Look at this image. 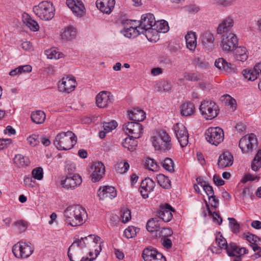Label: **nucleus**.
I'll return each mask as SVG.
<instances>
[{
    "instance_id": "5",
    "label": "nucleus",
    "mask_w": 261,
    "mask_h": 261,
    "mask_svg": "<svg viewBox=\"0 0 261 261\" xmlns=\"http://www.w3.org/2000/svg\"><path fill=\"white\" fill-rule=\"evenodd\" d=\"M55 9L52 3L47 1L41 2L33 8L34 13L42 20H49L55 16Z\"/></svg>"
},
{
    "instance_id": "39",
    "label": "nucleus",
    "mask_w": 261,
    "mask_h": 261,
    "mask_svg": "<svg viewBox=\"0 0 261 261\" xmlns=\"http://www.w3.org/2000/svg\"><path fill=\"white\" fill-rule=\"evenodd\" d=\"M156 178L158 184L163 188L169 189L171 187V181L168 177L163 174H159Z\"/></svg>"
},
{
    "instance_id": "63",
    "label": "nucleus",
    "mask_w": 261,
    "mask_h": 261,
    "mask_svg": "<svg viewBox=\"0 0 261 261\" xmlns=\"http://www.w3.org/2000/svg\"><path fill=\"white\" fill-rule=\"evenodd\" d=\"M161 233L163 238H167L172 235L173 231L172 229L169 228H162Z\"/></svg>"
},
{
    "instance_id": "26",
    "label": "nucleus",
    "mask_w": 261,
    "mask_h": 261,
    "mask_svg": "<svg viewBox=\"0 0 261 261\" xmlns=\"http://www.w3.org/2000/svg\"><path fill=\"white\" fill-rule=\"evenodd\" d=\"M201 187L203 188V190L207 195L208 199L210 200L211 198L212 199L211 206L216 208L217 207V204H218L219 201L216 198L213 187L206 184L201 185Z\"/></svg>"
},
{
    "instance_id": "3",
    "label": "nucleus",
    "mask_w": 261,
    "mask_h": 261,
    "mask_svg": "<svg viewBox=\"0 0 261 261\" xmlns=\"http://www.w3.org/2000/svg\"><path fill=\"white\" fill-rule=\"evenodd\" d=\"M155 24L156 23L154 16L150 13L143 15L140 20L138 28L141 30L140 32L144 34L150 41L153 40L152 37H153L154 34H156V30L154 31Z\"/></svg>"
},
{
    "instance_id": "9",
    "label": "nucleus",
    "mask_w": 261,
    "mask_h": 261,
    "mask_svg": "<svg viewBox=\"0 0 261 261\" xmlns=\"http://www.w3.org/2000/svg\"><path fill=\"white\" fill-rule=\"evenodd\" d=\"M238 44V40L235 34L229 33L222 35L221 48L223 51L228 53L233 51Z\"/></svg>"
},
{
    "instance_id": "64",
    "label": "nucleus",
    "mask_w": 261,
    "mask_h": 261,
    "mask_svg": "<svg viewBox=\"0 0 261 261\" xmlns=\"http://www.w3.org/2000/svg\"><path fill=\"white\" fill-rule=\"evenodd\" d=\"M261 167V163L254 158L251 163V169L257 171Z\"/></svg>"
},
{
    "instance_id": "57",
    "label": "nucleus",
    "mask_w": 261,
    "mask_h": 261,
    "mask_svg": "<svg viewBox=\"0 0 261 261\" xmlns=\"http://www.w3.org/2000/svg\"><path fill=\"white\" fill-rule=\"evenodd\" d=\"M117 126L116 121L113 120L109 122H104L103 123V129L108 133L112 131Z\"/></svg>"
},
{
    "instance_id": "29",
    "label": "nucleus",
    "mask_w": 261,
    "mask_h": 261,
    "mask_svg": "<svg viewBox=\"0 0 261 261\" xmlns=\"http://www.w3.org/2000/svg\"><path fill=\"white\" fill-rule=\"evenodd\" d=\"M243 237L252 244L251 246L252 247L253 251H255L258 248V245H260L261 241L257 236L250 232H247L243 234Z\"/></svg>"
},
{
    "instance_id": "50",
    "label": "nucleus",
    "mask_w": 261,
    "mask_h": 261,
    "mask_svg": "<svg viewBox=\"0 0 261 261\" xmlns=\"http://www.w3.org/2000/svg\"><path fill=\"white\" fill-rule=\"evenodd\" d=\"M27 143L32 147H35L38 145L40 142L39 135L33 134L27 139Z\"/></svg>"
},
{
    "instance_id": "27",
    "label": "nucleus",
    "mask_w": 261,
    "mask_h": 261,
    "mask_svg": "<svg viewBox=\"0 0 261 261\" xmlns=\"http://www.w3.org/2000/svg\"><path fill=\"white\" fill-rule=\"evenodd\" d=\"M215 241L219 247L226 250L228 255H232V252L230 250V243L227 244L226 239L222 236L220 232H218Z\"/></svg>"
},
{
    "instance_id": "13",
    "label": "nucleus",
    "mask_w": 261,
    "mask_h": 261,
    "mask_svg": "<svg viewBox=\"0 0 261 261\" xmlns=\"http://www.w3.org/2000/svg\"><path fill=\"white\" fill-rule=\"evenodd\" d=\"M113 95L106 91L100 92L96 96V103L98 107L104 108L109 106L113 101Z\"/></svg>"
},
{
    "instance_id": "30",
    "label": "nucleus",
    "mask_w": 261,
    "mask_h": 261,
    "mask_svg": "<svg viewBox=\"0 0 261 261\" xmlns=\"http://www.w3.org/2000/svg\"><path fill=\"white\" fill-rule=\"evenodd\" d=\"M186 45L188 48L191 50H193L196 47L197 39L196 34L194 32H189L185 36Z\"/></svg>"
},
{
    "instance_id": "12",
    "label": "nucleus",
    "mask_w": 261,
    "mask_h": 261,
    "mask_svg": "<svg viewBox=\"0 0 261 261\" xmlns=\"http://www.w3.org/2000/svg\"><path fill=\"white\" fill-rule=\"evenodd\" d=\"M142 257L144 261H166L163 254L152 247L145 248L142 253Z\"/></svg>"
},
{
    "instance_id": "17",
    "label": "nucleus",
    "mask_w": 261,
    "mask_h": 261,
    "mask_svg": "<svg viewBox=\"0 0 261 261\" xmlns=\"http://www.w3.org/2000/svg\"><path fill=\"white\" fill-rule=\"evenodd\" d=\"M92 172L90 175L91 180L96 182L100 180L105 173V167L101 162H96L91 166Z\"/></svg>"
},
{
    "instance_id": "45",
    "label": "nucleus",
    "mask_w": 261,
    "mask_h": 261,
    "mask_svg": "<svg viewBox=\"0 0 261 261\" xmlns=\"http://www.w3.org/2000/svg\"><path fill=\"white\" fill-rule=\"evenodd\" d=\"M24 22L31 31L36 32L39 30V27L38 23L35 20L32 19L30 17L25 18Z\"/></svg>"
},
{
    "instance_id": "38",
    "label": "nucleus",
    "mask_w": 261,
    "mask_h": 261,
    "mask_svg": "<svg viewBox=\"0 0 261 261\" xmlns=\"http://www.w3.org/2000/svg\"><path fill=\"white\" fill-rule=\"evenodd\" d=\"M46 116L44 112L38 110L32 112L31 114V119L33 122L37 124H41L45 120Z\"/></svg>"
},
{
    "instance_id": "10",
    "label": "nucleus",
    "mask_w": 261,
    "mask_h": 261,
    "mask_svg": "<svg viewBox=\"0 0 261 261\" xmlns=\"http://www.w3.org/2000/svg\"><path fill=\"white\" fill-rule=\"evenodd\" d=\"M257 145V139L253 134H251L249 136H245L242 137L239 144V146L244 153L251 152L254 147H256Z\"/></svg>"
},
{
    "instance_id": "14",
    "label": "nucleus",
    "mask_w": 261,
    "mask_h": 261,
    "mask_svg": "<svg viewBox=\"0 0 261 261\" xmlns=\"http://www.w3.org/2000/svg\"><path fill=\"white\" fill-rule=\"evenodd\" d=\"M77 85L76 80L73 77L67 76L62 79V82L58 85L60 91L69 93L73 91Z\"/></svg>"
},
{
    "instance_id": "51",
    "label": "nucleus",
    "mask_w": 261,
    "mask_h": 261,
    "mask_svg": "<svg viewBox=\"0 0 261 261\" xmlns=\"http://www.w3.org/2000/svg\"><path fill=\"white\" fill-rule=\"evenodd\" d=\"M13 225L16 227L19 232H21L24 231L27 229L28 226V224L27 222L20 220L15 221L13 223Z\"/></svg>"
},
{
    "instance_id": "59",
    "label": "nucleus",
    "mask_w": 261,
    "mask_h": 261,
    "mask_svg": "<svg viewBox=\"0 0 261 261\" xmlns=\"http://www.w3.org/2000/svg\"><path fill=\"white\" fill-rule=\"evenodd\" d=\"M193 63L195 66L201 68H206L208 66L207 62L204 61L202 59L199 57L194 58Z\"/></svg>"
},
{
    "instance_id": "35",
    "label": "nucleus",
    "mask_w": 261,
    "mask_h": 261,
    "mask_svg": "<svg viewBox=\"0 0 261 261\" xmlns=\"http://www.w3.org/2000/svg\"><path fill=\"white\" fill-rule=\"evenodd\" d=\"M14 162L19 167L28 166L30 163L29 158L21 154L15 155L14 158Z\"/></svg>"
},
{
    "instance_id": "22",
    "label": "nucleus",
    "mask_w": 261,
    "mask_h": 261,
    "mask_svg": "<svg viewBox=\"0 0 261 261\" xmlns=\"http://www.w3.org/2000/svg\"><path fill=\"white\" fill-rule=\"evenodd\" d=\"M233 162L232 155L228 151H224L219 156L217 164L220 168L223 169L231 166Z\"/></svg>"
},
{
    "instance_id": "41",
    "label": "nucleus",
    "mask_w": 261,
    "mask_h": 261,
    "mask_svg": "<svg viewBox=\"0 0 261 261\" xmlns=\"http://www.w3.org/2000/svg\"><path fill=\"white\" fill-rule=\"evenodd\" d=\"M146 229L149 232L158 231L159 229V224L156 218L149 220L146 224Z\"/></svg>"
},
{
    "instance_id": "47",
    "label": "nucleus",
    "mask_w": 261,
    "mask_h": 261,
    "mask_svg": "<svg viewBox=\"0 0 261 261\" xmlns=\"http://www.w3.org/2000/svg\"><path fill=\"white\" fill-rule=\"evenodd\" d=\"M46 55L48 59H58L63 57L62 53L57 51L55 48H51L46 51Z\"/></svg>"
},
{
    "instance_id": "58",
    "label": "nucleus",
    "mask_w": 261,
    "mask_h": 261,
    "mask_svg": "<svg viewBox=\"0 0 261 261\" xmlns=\"http://www.w3.org/2000/svg\"><path fill=\"white\" fill-rule=\"evenodd\" d=\"M121 216L122 217V222L126 223L129 221L131 219L130 211L127 208H124L121 211Z\"/></svg>"
},
{
    "instance_id": "15",
    "label": "nucleus",
    "mask_w": 261,
    "mask_h": 261,
    "mask_svg": "<svg viewBox=\"0 0 261 261\" xmlns=\"http://www.w3.org/2000/svg\"><path fill=\"white\" fill-rule=\"evenodd\" d=\"M82 182V177L79 174L72 176L67 177L61 181V185L63 188L67 190H73L79 186Z\"/></svg>"
},
{
    "instance_id": "19",
    "label": "nucleus",
    "mask_w": 261,
    "mask_h": 261,
    "mask_svg": "<svg viewBox=\"0 0 261 261\" xmlns=\"http://www.w3.org/2000/svg\"><path fill=\"white\" fill-rule=\"evenodd\" d=\"M172 212H174L172 207L168 204H166L160 206V210L156 212V216L164 222H168L173 218Z\"/></svg>"
},
{
    "instance_id": "61",
    "label": "nucleus",
    "mask_w": 261,
    "mask_h": 261,
    "mask_svg": "<svg viewBox=\"0 0 261 261\" xmlns=\"http://www.w3.org/2000/svg\"><path fill=\"white\" fill-rule=\"evenodd\" d=\"M188 138V133H187V134H185V135L184 136L177 137V139H178V141L180 143V145L181 147H184L187 145L189 142Z\"/></svg>"
},
{
    "instance_id": "36",
    "label": "nucleus",
    "mask_w": 261,
    "mask_h": 261,
    "mask_svg": "<svg viewBox=\"0 0 261 261\" xmlns=\"http://www.w3.org/2000/svg\"><path fill=\"white\" fill-rule=\"evenodd\" d=\"M135 139L131 137V136L125 138L122 142V146L124 148H127L129 151H133L136 149V147L137 146V142Z\"/></svg>"
},
{
    "instance_id": "46",
    "label": "nucleus",
    "mask_w": 261,
    "mask_h": 261,
    "mask_svg": "<svg viewBox=\"0 0 261 261\" xmlns=\"http://www.w3.org/2000/svg\"><path fill=\"white\" fill-rule=\"evenodd\" d=\"M139 230V229L138 228L134 226H129L127 228L124 230V236L127 239L132 238L136 236L137 233Z\"/></svg>"
},
{
    "instance_id": "56",
    "label": "nucleus",
    "mask_w": 261,
    "mask_h": 261,
    "mask_svg": "<svg viewBox=\"0 0 261 261\" xmlns=\"http://www.w3.org/2000/svg\"><path fill=\"white\" fill-rule=\"evenodd\" d=\"M33 177L37 180H41L43 177V169L41 167H37L32 170Z\"/></svg>"
},
{
    "instance_id": "2",
    "label": "nucleus",
    "mask_w": 261,
    "mask_h": 261,
    "mask_svg": "<svg viewBox=\"0 0 261 261\" xmlns=\"http://www.w3.org/2000/svg\"><path fill=\"white\" fill-rule=\"evenodd\" d=\"M76 141V136L72 132H63L56 136L54 144L59 150H67L71 149Z\"/></svg>"
},
{
    "instance_id": "62",
    "label": "nucleus",
    "mask_w": 261,
    "mask_h": 261,
    "mask_svg": "<svg viewBox=\"0 0 261 261\" xmlns=\"http://www.w3.org/2000/svg\"><path fill=\"white\" fill-rule=\"evenodd\" d=\"M208 213L209 214L212 215L213 218V221L214 222H217L219 225H220L222 222V219L221 216L216 212H214L213 213L209 210V207L208 208Z\"/></svg>"
},
{
    "instance_id": "7",
    "label": "nucleus",
    "mask_w": 261,
    "mask_h": 261,
    "mask_svg": "<svg viewBox=\"0 0 261 261\" xmlns=\"http://www.w3.org/2000/svg\"><path fill=\"white\" fill-rule=\"evenodd\" d=\"M34 247L30 242H21L15 244L12 252L18 258L29 257L34 252Z\"/></svg>"
},
{
    "instance_id": "18",
    "label": "nucleus",
    "mask_w": 261,
    "mask_h": 261,
    "mask_svg": "<svg viewBox=\"0 0 261 261\" xmlns=\"http://www.w3.org/2000/svg\"><path fill=\"white\" fill-rule=\"evenodd\" d=\"M98 195L101 200H111L116 196L117 192L113 187L103 186L99 188L98 191Z\"/></svg>"
},
{
    "instance_id": "44",
    "label": "nucleus",
    "mask_w": 261,
    "mask_h": 261,
    "mask_svg": "<svg viewBox=\"0 0 261 261\" xmlns=\"http://www.w3.org/2000/svg\"><path fill=\"white\" fill-rule=\"evenodd\" d=\"M174 130L176 134V138L179 136L187 134L188 130L186 127L181 123H176L174 126Z\"/></svg>"
},
{
    "instance_id": "24",
    "label": "nucleus",
    "mask_w": 261,
    "mask_h": 261,
    "mask_svg": "<svg viewBox=\"0 0 261 261\" xmlns=\"http://www.w3.org/2000/svg\"><path fill=\"white\" fill-rule=\"evenodd\" d=\"M129 118L134 122H139L143 121L146 116L145 113L142 110L134 109L128 111Z\"/></svg>"
},
{
    "instance_id": "1",
    "label": "nucleus",
    "mask_w": 261,
    "mask_h": 261,
    "mask_svg": "<svg viewBox=\"0 0 261 261\" xmlns=\"http://www.w3.org/2000/svg\"><path fill=\"white\" fill-rule=\"evenodd\" d=\"M64 216L66 223L73 227L82 225L87 218L86 211L79 205L67 207L64 211Z\"/></svg>"
},
{
    "instance_id": "52",
    "label": "nucleus",
    "mask_w": 261,
    "mask_h": 261,
    "mask_svg": "<svg viewBox=\"0 0 261 261\" xmlns=\"http://www.w3.org/2000/svg\"><path fill=\"white\" fill-rule=\"evenodd\" d=\"M129 168V165L126 161H122L118 163L116 171L122 174L125 173Z\"/></svg>"
},
{
    "instance_id": "31",
    "label": "nucleus",
    "mask_w": 261,
    "mask_h": 261,
    "mask_svg": "<svg viewBox=\"0 0 261 261\" xmlns=\"http://www.w3.org/2000/svg\"><path fill=\"white\" fill-rule=\"evenodd\" d=\"M229 248L230 251L232 252V255H228L229 256H237L239 257L243 254L248 253V250L244 247L239 248L235 243L230 242Z\"/></svg>"
},
{
    "instance_id": "34",
    "label": "nucleus",
    "mask_w": 261,
    "mask_h": 261,
    "mask_svg": "<svg viewBox=\"0 0 261 261\" xmlns=\"http://www.w3.org/2000/svg\"><path fill=\"white\" fill-rule=\"evenodd\" d=\"M195 107L193 103L188 102L183 103L180 106V113L183 116H189L194 114Z\"/></svg>"
},
{
    "instance_id": "20",
    "label": "nucleus",
    "mask_w": 261,
    "mask_h": 261,
    "mask_svg": "<svg viewBox=\"0 0 261 261\" xmlns=\"http://www.w3.org/2000/svg\"><path fill=\"white\" fill-rule=\"evenodd\" d=\"M115 4V0H97L96 5L102 13L110 14L113 10Z\"/></svg>"
},
{
    "instance_id": "32",
    "label": "nucleus",
    "mask_w": 261,
    "mask_h": 261,
    "mask_svg": "<svg viewBox=\"0 0 261 261\" xmlns=\"http://www.w3.org/2000/svg\"><path fill=\"white\" fill-rule=\"evenodd\" d=\"M214 37L211 33L206 32L201 36L202 43L208 50L211 49L214 46Z\"/></svg>"
},
{
    "instance_id": "55",
    "label": "nucleus",
    "mask_w": 261,
    "mask_h": 261,
    "mask_svg": "<svg viewBox=\"0 0 261 261\" xmlns=\"http://www.w3.org/2000/svg\"><path fill=\"white\" fill-rule=\"evenodd\" d=\"M145 165L148 169L153 171H156L159 168V166L157 163L154 160L151 159L146 160Z\"/></svg>"
},
{
    "instance_id": "4",
    "label": "nucleus",
    "mask_w": 261,
    "mask_h": 261,
    "mask_svg": "<svg viewBox=\"0 0 261 261\" xmlns=\"http://www.w3.org/2000/svg\"><path fill=\"white\" fill-rule=\"evenodd\" d=\"M152 145L156 150L165 151L172 148L171 139L169 134L164 130H160L156 135L151 138Z\"/></svg>"
},
{
    "instance_id": "21",
    "label": "nucleus",
    "mask_w": 261,
    "mask_h": 261,
    "mask_svg": "<svg viewBox=\"0 0 261 261\" xmlns=\"http://www.w3.org/2000/svg\"><path fill=\"white\" fill-rule=\"evenodd\" d=\"M66 4L75 15H82L84 13L85 7L81 0H67Z\"/></svg>"
},
{
    "instance_id": "25",
    "label": "nucleus",
    "mask_w": 261,
    "mask_h": 261,
    "mask_svg": "<svg viewBox=\"0 0 261 261\" xmlns=\"http://www.w3.org/2000/svg\"><path fill=\"white\" fill-rule=\"evenodd\" d=\"M233 25V19L229 17H227L219 25L217 29V32L218 34H221L223 33H229L228 31L232 27Z\"/></svg>"
},
{
    "instance_id": "54",
    "label": "nucleus",
    "mask_w": 261,
    "mask_h": 261,
    "mask_svg": "<svg viewBox=\"0 0 261 261\" xmlns=\"http://www.w3.org/2000/svg\"><path fill=\"white\" fill-rule=\"evenodd\" d=\"M83 239H84V241H86L87 245L91 243L95 244H97L98 242L101 243V238L98 236L93 234L89 235L87 237L83 238Z\"/></svg>"
},
{
    "instance_id": "43",
    "label": "nucleus",
    "mask_w": 261,
    "mask_h": 261,
    "mask_svg": "<svg viewBox=\"0 0 261 261\" xmlns=\"http://www.w3.org/2000/svg\"><path fill=\"white\" fill-rule=\"evenodd\" d=\"M156 23L155 27H154V31H156V34H155L156 35H158V32L165 33L168 31L169 26L166 21L163 20L160 22L156 21Z\"/></svg>"
},
{
    "instance_id": "42",
    "label": "nucleus",
    "mask_w": 261,
    "mask_h": 261,
    "mask_svg": "<svg viewBox=\"0 0 261 261\" xmlns=\"http://www.w3.org/2000/svg\"><path fill=\"white\" fill-rule=\"evenodd\" d=\"M68 256L70 261H80L82 256V251L81 250L74 248L73 250L69 251L68 249Z\"/></svg>"
},
{
    "instance_id": "60",
    "label": "nucleus",
    "mask_w": 261,
    "mask_h": 261,
    "mask_svg": "<svg viewBox=\"0 0 261 261\" xmlns=\"http://www.w3.org/2000/svg\"><path fill=\"white\" fill-rule=\"evenodd\" d=\"M184 79L187 81L192 82H196L200 80L199 76L195 73H186L184 74Z\"/></svg>"
},
{
    "instance_id": "11",
    "label": "nucleus",
    "mask_w": 261,
    "mask_h": 261,
    "mask_svg": "<svg viewBox=\"0 0 261 261\" xmlns=\"http://www.w3.org/2000/svg\"><path fill=\"white\" fill-rule=\"evenodd\" d=\"M123 130L129 136L135 139L139 138L143 134V127L139 122L132 121L125 124Z\"/></svg>"
},
{
    "instance_id": "6",
    "label": "nucleus",
    "mask_w": 261,
    "mask_h": 261,
    "mask_svg": "<svg viewBox=\"0 0 261 261\" xmlns=\"http://www.w3.org/2000/svg\"><path fill=\"white\" fill-rule=\"evenodd\" d=\"M199 111L202 116L206 120H212L218 114V107L212 101L202 102L199 107Z\"/></svg>"
},
{
    "instance_id": "37",
    "label": "nucleus",
    "mask_w": 261,
    "mask_h": 261,
    "mask_svg": "<svg viewBox=\"0 0 261 261\" xmlns=\"http://www.w3.org/2000/svg\"><path fill=\"white\" fill-rule=\"evenodd\" d=\"M141 30L138 28V27H130L128 28H124L123 30L124 35L127 38H135L137 37L139 34H142L140 32Z\"/></svg>"
},
{
    "instance_id": "33",
    "label": "nucleus",
    "mask_w": 261,
    "mask_h": 261,
    "mask_svg": "<svg viewBox=\"0 0 261 261\" xmlns=\"http://www.w3.org/2000/svg\"><path fill=\"white\" fill-rule=\"evenodd\" d=\"M234 54L235 55L236 59L242 62H244L248 59V54L247 53V49L243 46H238V45L234 49Z\"/></svg>"
},
{
    "instance_id": "40",
    "label": "nucleus",
    "mask_w": 261,
    "mask_h": 261,
    "mask_svg": "<svg viewBox=\"0 0 261 261\" xmlns=\"http://www.w3.org/2000/svg\"><path fill=\"white\" fill-rule=\"evenodd\" d=\"M242 73L244 77L248 81H254L257 78V73L255 70V66L251 69H244Z\"/></svg>"
},
{
    "instance_id": "16",
    "label": "nucleus",
    "mask_w": 261,
    "mask_h": 261,
    "mask_svg": "<svg viewBox=\"0 0 261 261\" xmlns=\"http://www.w3.org/2000/svg\"><path fill=\"white\" fill-rule=\"evenodd\" d=\"M155 186V182L150 178L147 177L143 180L140 188L142 197L144 199L148 198L149 194L153 191Z\"/></svg>"
},
{
    "instance_id": "8",
    "label": "nucleus",
    "mask_w": 261,
    "mask_h": 261,
    "mask_svg": "<svg viewBox=\"0 0 261 261\" xmlns=\"http://www.w3.org/2000/svg\"><path fill=\"white\" fill-rule=\"evenodd\" d=\"M205 136L207 142L216 146L224 139L223 130L219 127L208 128L205 132Z\"/></svg>"
},
{
    "instance_id": "48",
    "label": "nucleus",
    "mask_w": 261,
    "mask_h": 261,
    "mask_svg": "<svg viewBox=\"0 0 261 261\" xmlns=\"http://www.w3.org/2000/svg\"><path fill=\"white\" fill-rule=\"evenodd\" d=\"M229 225L231 230L234 233H238L240 231V224L238 223L237 220L233 218H228Z\"/></svg>"
},
{
    "instance_id": "49",
    "label": "nucleus",
    "mask_w": 261,
    "mask_h": 261,
    "mask_svg": "<svg viewBox=\"0 0 261 261\" xmlns=\"http://www.w3.org/2000/svg\"><path fill=\"white\" fill-rule=\"evenodd\" d=\"M87 246L86 241H84V239H83V237L80 239H78L75 241H74L71 245L69 247V251H71V250H73L74 248H76V247H79L81 249H82Z\"/></svg>"
},
{
    "instance_id": "23",
    "label": "nucleus",
    "mask_w": 261,
    "mask_h": 261,
    "mask_svg": "<svg viewBox=\"0 0 261 261\" xmlns=\"http://www.w3.org/2000/svg\"><path fill=\"white\" fill-rule=\"evenodd\" d=\"M76 35V29L71 26L65 27L61 33L62 40L70 41L74 39Z\"/></svg>"
},
{
    "instance_id": "28",
    "label": "nucleus",
    "mask_w": 261,
    "mask_h": 261,
    "mask_svg": "<svg viewBox=\"0 0 261 261\" xmlns=\"http://www.w3.org/2000/svg\"><path fill=\"white\" fill-rule=\"evenodd\" d=\"M215 65L217 68L227 72H231L233 68V65L232 64L227 62L222 58L217 59L215 61Z\"/></svg>"
},
{
    "instance_id": "53",
    "label": "nucleus",
    "mask_w": 261,
    "mask_h": 261,
    "mask_svg": "<svg viewBox=\"0 0 261 261\" xmlns=\"http://www.w3.org/2000/svg\"><path fill=\"white\" fill-rule=\"evenodd\" d=\"M163 168L169 172H172L174 170V164L171 159L166 158L162 162Z\"/></svg>"
}]
</instances>
